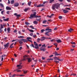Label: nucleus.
Masks as SVG:
<instances>
[{
    "instance_id": "1",
    "label": "nucleus",
    "mask_w": 77,
    "mask_h": 77,
    "mask_svg": "<svg viewBox=\"0 0 77 77\" xmlns=\"http://www.w3.org/2000/svg\"><path fill=\"white\" fill-rule=\"evenodd\" d=\"M60 6V4L57 3L53 5L52 6V9L53 10H54L55 9V8H56L57 9H58V8H59V7Z\"/></svg>"
},
{
    "instance_id": "2",
    "label": "nucleus",
    "mask_w": 77,
    "mask_h": 77,
    "mask_svg": "<svg viewBox=\"0 0 77 77\" xmlns=\"http://www.w3.org/2000/svg\"><path fill=\"white\" fill-rule=\"evenodd\" d=\"M28 57H29V55H25L23 56V60H28V62H30L32 61L31 58H28Z\"/></svg>"
},
{
    "instance_id": "3",
    "label": "nucleus",
    "mask_w": 77,
    "mask_h": 77,
    "mask_svg": "<svg viewBox=\"0 0 77 77\" xmlns=\"http://www.w3.org/2000/svg\"><path fill=\"white\" fill-rule=\"evenodd\" d=\"M36 12H34L33 14H32L30 15V17H29V18L30 19H32L33 18H36Z\"/></svg>"
},
{
    "instance_id": "4",
    "label": "nucleus",
    "mask_w": 77,
    "mask_h": 77,
    "mask_svg": "<svg viewBox=\"0 0 77 77\" xmlns=\"http://www.w3.org/2000/svg\"><path fill=\"white\" fill-rule=\"evenodd\" d=\"M42 47L41 48H40V50H42V51H45V50H46V49H45V47H46V46L45 45V44L42 45ZM43 47H44V48H43Z\"/></svg>"
},
{
    "instance_id": "5",
    "label": "nucleus",
    "mask_w": 77,
    "mask_h": 77,
    "mask_svg": "<svg viewBox=\"0 0 77 77\" xmlns=\"http://www.w3.org/2000/svg\"><path fill=\"white\" fill-rule=\"evenodd\" d=\"M17 67L18 68L16 70H15L14 71H17L18 69H21V68H22V66H21V65H18Z\"/></svg>"
},
{
    "instance_id": "6",
    "label": "nucleus",
    "mask_w": 77,
    "mask_h": 77,
    "mask_svg": "<svg viewBox=\"0 0 77 77\" xmlns=\"http://www.w3.org/2000/svg\"><path fill=\"white\" fill-rule=\"evenodd\" d=\"M34 45L35 46V48H36V49H39V47H38V44H37V43L35 42H34Z\"/></svg>"
},
{
    "instance_id": "7",
    "label": "nucleus",
    "mask_w": 77,
    "mask_h": 77,
    "mask_svg": "<svg viewBox=\"0 0 77 77\" xmlns=\"http://www.w3.org/2000/svg\"><path fill=\"white\" fill-rule=\"evenodd\" d=\"M9 43H8L4 45V46L5 48H8L9 47Z\"/></svg>"
},
{
    "instance_id": "8",
    "label": "nucleus",
    "mask_w": 77,
    "mask_h": 77,
    "mask_svg": "<svg viewBox=\"0 0 77 77\" xmlns=\"http://www.w3.org/2000/svg\"><path fill=\"white\" fill-rule=\"evenodd\" d=\"M26 39H27L28 41H29L30 42H32V41L29 39H32V38L30 37H27Z\"/></svg>"
},
{
    "instance_id": "9",
    "label": "nucleus",
    "mask_w": 77,
    "mask_h": 77,
    "mask_svg": "<svg viewBox=\"0 0 77 77\" xmlns=\"http://www.w3.org/2000/svg\"><path fill=\"white\" fill-rule=\"evenodd\" d=\"M19 6V3H16L14 5V6L15 7H17Z\"/></svg>"
},
{
    "instance_id": "10",
    "label": "nucleus",
    "mask_w": 77,
    "mask_h": 77,
    "mask_svg": "<svg viewBox=\"0 0 77 77\" xmlns=\"http://www.w3.org/2000/svg\"><path fill=\"white\" fill-rule=\"evenodd\" d=\"M57 43H60L61 42H62V41H61V40L60 39H58L57 40Z\"/></svg>"
},
{
    "instance_id": "11",
    "label": "nucleus",
    "mask_w": 77,
    "mask_h": 77,
    "mask_svg": "<svg viewBox=\"0 0 77 77\" xmlns=\"http://www.w3.org/2000/svg\"><path fill=\"white\" fill-rule=\"evenodd\" d=\"M6 9L7 10H11V8L7 6L6 7Z\"/></svg>"
},
{
    "instance_id": "12",
    "label": "nucleus",
    "mask_w": 77,
    "mask_h": 77,
    "mask_svg": "<svg viewBox=\"0 0 77 77\" xmlns=\"http://www.w3.org/2000/svg\"><path fill=\"white\" fill-rule=\"evenodd\" d=\"M18 38H19V39H23V38H24V37L23 36H19L18 37Z\"/></svg>"
},
{
    "instance_id": "13",
    "label": "nucleus",
    "mask_w": 77,
    "mask_h": 77,
    "mask_svg": "<svg viewBox=\"0 0 77 77\" xmlns=\"http://www.w3.org/2000/svg\"><path fill=\"white\" fill-rule=\"evenodd\" d=\"M45 38L44 37H42V38L41 39V41H44L45 40Z\"/></svg>"
},
{
    "instance_id": "14",
    "label": "nucleus",
    "mask_w": 77,
    "mask_h": 77,
    "mask_svg": "<svg viewBox=\"0 0 77 77\" xmlns=\"http://www.w3.org/2000/svg\"><path fill=\"white\" fill-rule=\"evenodd\" d=\"M72 30H73V29L72 28H70L69 29H68V31L69 32H71Z\"/></svg>"
},
{
    "instance_id": "15",
    "label": "nucleus",
    "mask_w": 77,
    "mask_h": 77,
    "mask_svg": "<svg viewBox=\"0 0 77 77\" xmlns=\"http://www.w3.org/2000/svg\"><path fill=\"white\" fill-rule=\"evenodd\" d=\"M63 12L64 13V14H66V13H67L68 12V11L67 10H63Z\"/></svg>"
},
{
    "instance_id": "16",
    "label": "nucleus",
    "mask_w": 77,
    "mask_h": 77,
    "mask_svg": "<svg viewBox=\"0 0 77 77\" xmlns=\"http://www.w3.org/2000/svg\"><path fill=\"white\" fill-rule=\"evenodd\" d=\"M19 40L18 41H19V42L20 44H23V41H22V40Z\"/></svg>"
},
{
    "instance_id": "17",
    "label": "nucleus",
    "mask_w": 77,
    "mask_h": 77,
    "mask_svg": "<svg viewBox=\"0 0 77 77\" xmlns=\"http://www.w3.org/2000/svg\"><path fill=\"white\" fill-rule=\"evenodd\" d=\"M3 20H4V21H8V20H9V18L4 19Z\"/></svg>"
},
{
    "instance_id": "18",
    "label": "nucleus",
    "mask_w": 77,
    "mask_h": 77,
    "mask_svg": "<svg viewBox=\"0 0 77 77\" xmlns=\"http://www.w3.org/2000/svg\"><path fill=\"white\" fill-rule=\"evenodd\" d=\"M55 54V56H61V55L60 54H57L56 52Z\"/></svg>"
},
{
    "instance_id": "19",
    "label": "nucleus",
    "mask_w": 77,
    "mask_h": 77,
    "mask_svg": "<svg viewBox=\"0 0 77 77\" xmlns=\"http://www.w3.org/2000/svg\"><path fill=\"white\" fill-rule=\"evenodd\" d=\"M33 23L34 24H38V22L35 21L33 22Z\"/></svg>"
},
{
    "instance_id": "20",
    "label": "nucleus",
    "mask_w": 77,
    "mask_h": 77,
    "mask_svg": "<svg viewBox=\"0 0 77 77\" xmlns=\"http://www.w3.org/2000/svg\"><path fill=\"white\" fill-rule=\"evenodd\" d=\"M49 30H51V29H45V31H49Z\"/></svg>"
},
{
    "instance_id": "21",
    "label": "nucleus",
    "mask_w": 77,
    "mask_h": 77,
    "mask_svg": "<svg viewBox=\"0 0 77 77\" xmlns=\"http://www.w3.org/2000/svg\"><path fill=\"white\" fill-rule=\"evenodd\" d=\"M28 30L29 32H34V31L32 29H28Z\"/></svg>"
},
{
    "instance_id": "22",
    "label": "nucleus",
    "mask_w": 77,
    "mask_h": 77,
    "mask_svg": "<svg viewBox=\"0 0 77 77\" xmlns=\"http://www.w3.org/2000/svg\"><path fill=\"white\" fill-rule=\"evenodd\" d=\"M14 2H15V1L14 0H12L11 2V4H14Z\"/></svg>"
},
{
    "instance_id": "23",
    "label": "nucleus",
    "mask_w": 77,
    "mask_h": 77,
    "mask_svg": "<svg viewBox=\"0 0 77 77\" xmlns=\"http://www.w3.org/2000/svg\"><path fill=\"white\" fill-rule=\"evenodd\" d=\"M31 3H32V2H28V5H29V6H30V5H31Z\"/></svg>"
},
{
    "instance_id": "24",
    "label": "nucleus",
    "mask_w": 77,
    "mask_h": 77,
    "mask_svg": "<svg viewBox=\"0 0 77 77\" xmlns=\"http://www.w3.org/2000/svg\"><path fill=\"white\" fill-rule=\"evenodd\" d=\"M20 40H22L23 41V42H27V40L25 39H21Z\"/></svg>"
},
{
    "instance_id": "25",
    "label": "nucleus",
    "mask_w": 77,
    "mask_h": 77,
    "mask_svg": "<svg viewBox=\"0 0 77 77\" xmlns=\"http://www.w3.org/2000/svg\"><path fill=\"white\" fill-rule=\"evenodd\" d=\"M46 22H47L46 20H44L43 21V24H45L46 23Z\"/></svg>"
},
{
    "instance_id": "26",
    "label": "nucleus",
    "mask_w": 77,
    "mask_h": 77,
    "mask_svg": "<svg viewBox=\"0 0 77 77\" xmlns=\"http://www.w3.org/2000/svg\"><path fill=\"white\" fill-rule=\"evenodd\" d=\"M7 30L8 31V33H9V32L10 31V28L8 27L7 29Z\"/></svg>"
},
{
    "instance_id": "27",
    "label": "nucleus",
    "mask_w": 77,
    "mask_h": 77,
    "mask_svg": "<svg viewBox=\"0 0 77 77\" xmlns=\"http://www.w3.org/2000/svg\"><path fill=\"white\" fill-rule=\"evenodd\" d=\"M54 0H50V3H53V2H54Z\"/></svg>"
},
{
    "instance_id": "28",
    "label": "nucleus",
    "mask_w": 77,
    "mask_h": 77,
    "mask_svg": "<svg viewBox=\"0 0 77 77\" xmlns=\"http://www.w3.org/2000/svg\"><path fill=\"white\" fill-rule=\"evenodd\" d=\"M51 32V31H49L48 32H46L45 34H48V33H49V32Z\"/></svg>"
},
{
    "instance_id": "29",
    "label": "nucleus",
    "mask_w": 77,
    "mask_h": 77,
    "mask_svg": "<svg viewBox=\"0 0 77 77\" xmlns=\"http://www.w3.org/2000/svg\"><path fill=\"white\" fill-rule=\"evenodd\" d=\"M29 27H31V28H32V29H35V28H34L32 26H30Z\"/></svg>"
},
{
    "instance_id": "30",
    "label": "nucleus",
    "mask_w": 77,
    "mask_h": 77,
    "mask_svg": "<svg viewBox=\"0 0 77 77\" xmlns=\"http://www.w3.org/2000/svg\"><path fill=\"white\" fill-rule=\"evenodd\" d=\"M1 27L0 28L1 29H3V25L2 24H1Z\"/></svg>"
},
{
    "instance_id": "31",
    "label": "nucleus",
    "mask_w": 77,
    "mask_h": 77,
    "mask_svg": "<svg viewBox=\"0 0 77 77\" xmlns=\"http://www.w3.org/2000/svg\"><path fill=\"white\" fill-rule=\"evenodd\" d=\"M0 6L2 7V8H3L4 7V6H3V5L2 3L0 4Z\"/></svg>"
},
{
    "instance_id": "32",
    "label": "nucleus",
    "mask_w": 77,
    "mask_h": 77,
    "mask_svg": "<svg viewBox=\"0 0 77 77\" xmlns=\"http://www.w3.org/2000/svg\"><path fill=\"white\" fill-rule=\"evenodd\" d=\"M29 35L30 36H33V33H31L29 34Z\"/></svg>"
},
{
    "instance_id": "33",
    "label": "nucleus",
    "mask_w": 77,
    "mask_h": 77,
    "mask_svg": "<svg viewBox=\"0 0 77 77\" xmlns=\"http://www.w3.org/2000/svg\"><path fill=\"white\" fill-rule=\"evenodd\" d=\"M27 10H29V8H27L25 9H24V11H25V12H27Z\"/></svg>"
},
{
    "instance_id": "34",
    "label": "nucleus",
    "mask_w": 77,
    "mask_h": 77,
    "mask_svg": "<svg viewBox=\"0 0 77 77\" xmlns=\"http://www.w3.org/2000/svg\"><path fill=\"white\" fill-rule=\"evenodd\" d=\"M54 60H59V59L56 57H55L54 58Z\"/></svg>"
},
{
    "instance_id": "35",
    "label": "nucleus",
    "mask_w": 77,
    "mask_h": 77,
    "mask_svg": "<svg viewBox=\"0 0 77 77\" xmlns=\"http://www.w3.org/2000/svg\"><path fill=\"white\" fill-rule=\"evenodd\" d=\"M14 43H13L11 45H10V47L11 48H13V46H12V45H14Z\"/></svg>"
},
{
    "instance_id": "36",
    "label": "nucleus",
    "mask_w": 77,
    "mask_h": 77,
    "mask_svg": "<svg viewBox=\"0 0 77 77\" xmlns=\"http://www.w3.org/2000/svg\"><path fill=\"white\" fill-rule=\"evenodd\" d=\"M37 8H39V7H41V5L40 4L38 5L37 6Z\"/></svg>"
},
{
    "instance_id": "37",
    "label": "nucleus",
    "mask_w": 77,
    "mask_h": 77,
    "mask_svg": "<svg viewBox=\"0 0 77 77\" xmlns=\"http://www.w3.org/2000/svg\"><path fill=\"white\" fill-rule=\"evenodd\" d=\"M23 72H24V74H26V73L27 72V70L24 71H23Z\"/></svg>"
},
{
    "instance_id": "38",
    "label": "nucleus",
    "mask_w": 77,
    "mask_h": 77,
    "mask_svg": "<svg viewBox=\"0 0 77 77\" xmlns=\"http://www.w3.org/2000/svg\"><path fill=\"white\" fill-rule=\"evenodd\" d=\"M19 41L18 39H16V40H13L12 42H15V41Z\"/></svg>"
},
{
    "instance_id": "39",
    "label": "nucleus",
    "mask_w": 77,
    "mask_h": 77,
    "mask_svg": "<svg viewBox=\"0 0 77 77\" xmlns=\"http://www.w3.org/2000/svg\"><path fill=\"white\" fill-rule=\"evenodd\" d=\"M25 24L26 25H29V24H30V23H29L28 22H26Z\"/></svg>"
},
{
    "instance_id": "40",
    "label": "nucleus",
    "mask_w": 77,
    "mask_h": 77,
    "mask_svg": "<svg viewBox=\"0 0 77 77\" xmlns=\"http://www.w3.org/2000/svg\"><path fill=\"white\" fill-rule=\"evenodd\" d=\"M44 31H45V30L43 29L41 30V32H42V33H43Z\"/></svg>"
},
{
    "instance_id": "41",
    "label": "nucleus",
    "mask_w": 77,
    "mask_h": 77,
    "mask_svg": "<svg viewBox=\"0 0 77 77\" xmlns=\"http://www.w3.org/2000/svg\"><path fill=\"white\" fill-rule=\"evenodd\" d=\"M59 19H62V16H59Z\"/></svg>"
},
{
    "instance_id": "42",
    "label": "nucleus",
    "mask_w": 77,
    "mask_h": 77,
    "mask_svg": "<svg viewBox=\"0 0 77 77\" xmlns=\"http://www.w3.org/2000/svg\"><path fill=\"white\" fill-rule=\"evenodd\" d=\"M17 17H21V15L20 14H17Z\"/></svg>"
},
{
    "instance_id": "43",
    "label": "nucleus",
    "mask_w": 77,
    "mask_h": 77,
    "mask_svg": "<svg viewBox=\"0 0 77 77\" xmlns=\"http://www.w3.org/2000/svg\"><path fill=\"white\" fill-rule=\"evenodd\" d=\"M31 47H33V48H35V47L34 46V45L33 44H32V45H31Z\"/></svg>"
},
{
    "instance_id": "44",
    "label": "nucleus",
    "mask_w": 77,
    "mask_h": 77,
    "mask_svg": "<svg viewBox=\"0 0 77 77\" xmlns=\"http://www.w3.org/2000/svg\"><path fill=\"white\" fill-rule=\"evenodd\" d=\"M54 45L56 46H57V43H54Z\"/></svg>"
},
{
    "instance_id": "45",
    "label": "nucleus",
    "mask_w": 77,
    "mask_h": 77,
    "mask_svg": "<svg viewBox=\"0 0 77 77\" xmlns=\"http://www.w3.org/2000/svg\"><path fill=\"white\" fill-rule=\"evenodd\" d=\"M39 41H40V39L39 38H38L37 39V41L38 42H39Z\"/></svg>"
},
{
    "instance_id": "46",
    "label": "nucleus",
    "mask_w": 77,
    "mask_h": 77,
    "mask_svg": "<svg viewBox=\"0 0 77 77\" xmlns=\"http://www.w3.org/2000/svg\"><path fill=\"white\" fill-rule=\"evenodd\" d=\"M2 29L0 28V32H1V33L3 32V30H2Z\"/></svg>"
},
{
    "instance_id": "47",
    "label": "nucleus",
    "mask_w": 77,
    "mask_h": 77,
    "mask_svg": "<svg viewBox=\"0 0 77 77\" xmlns=\"http://www.w3.org/2000/svg\"><path fill=\"white\" fill-rule=\"evenodd\" d=\"M54 62H56V63H59V62L57 61V60H54Z\"/></svg>"
},
{
    "instance_id": "48",
    "label": "nucleus",
    "mask_w": 77,
    "mask_h": 77,
    "mask_svg": "<svg viewBox=\"0 0 77 77\" xmlns=\"http://www.w3.org/2000/svg\"><path fill=\"white\" fill-rule=\"evenodd\" d=\"M5 11H1V14L2 15H3V12H4Z\"/></svg>"
},
{
    "instance_id": "49",
    "label": "nucleus",
    "mask_w": 77,
    "mask_h": 77,
    "mask_svg": "<svg viewBox=\"0 0 77 77\" xmlns=\"http://www.w3.org/2000/svg\"><path fill=\"white\" fill-rule=\"evenodd\" d=\"M22 48H23V47H20L19 48V50H21Z\"/></svg>"
},
{
    "instance_id": "50",
    "label": "nucleus",
    "mask_w": 77,
    "mask_h": 77,
    "mask_svg": "<svg viewBox=\"0 0 77 77\" xmlns=\"http://www.w3.org/2000/svg\"><path fill=\"white\" fill-rule=\"evenodd\" d=\"M41 20V18H39V19H36V20L37 21H39V20Z\"/></svg>"
},
{
    "instance_id": "51",
    "label": "nucleus",
    "mask_w": 77,
    "mask_h": 77,
    "mask_svg": "<svg viewBox=\"0 0 77 77\" xmlns=\"http://www.w3.org/2000/svg\"><path fill=\"white\" fill-rule=\"evenodd\" d=\"M33 38H35V37H36V35H33Z\"/></svg>"
},
{
    "instance_id": "52",
    "label": "nucleus",
    "mask_w": 77,
    "mask_h": 77,
    "mask_svg": "<svg viewBox=\"0 0 77 77\" xmlns=\"http://www.w3.org/2000/svg\"><path fill=\"white\" fill-rule=\"evenodd\" d=\"M9 12H10V11H7V14H10V13Z\"/></svg>"
},
{
    "instance_id": "53",
    "label": "nucleus",
    "mask_w": 77,
    "mask_h": 77,
    "mask_svg": "<svg viewBox=\"0 0 77 77\" xmlns=\"http://www.w3.org/2000/svg\"><path fill=\"white\" fill-rule=\"evenodd\" d=\"M48 60H53V59H51V58H50V59H48Z\"/></svg>"
},
{
    "instance_id": "54",
    "label": "nucleus",
    "mask_w": 77,
    "mask_h": 77,
    "mask_svg": "<svg viewBox=\"0 0 77 77\" xmlns=\"http://www.w3.org/2000/svg\"><path fill=\"white\" fill-rule=\"evenodd\" d=\"M72 44L74 45L75 44V42H71Z\"/></svg>"
},
{
    "instance_id": "55",
    "label": "nucleus",
    "mask_w": 77,
    "mask_h": 77,
    "mask_svg": "<svg viewBox=\"0 0 77 77\" xmlns=\"http://www.w3.org/2000/svg\"><path fill=\"white\" fill-rule=\"evenodd\" d=\"M5 56H6V55H3L2 56V58L4 57H5Z\"/></svg>"
},
{
    "instance_id": "56",
    "label": "nucleus",
    "mask_w": 77,
    "mask_h": 77,
    "mask_svg": "<svg viewBox=\"0 0 77 77\" xmlns=\"http://www.w3.org/2000/svg\"><path fill=\"white\" fill-rule=\"evenodd\" d=\"M48 2H47V1L44 2H43V4H45L46 3H47Z\"/></svg>"
},
{
    "instance_id": "57",
    "label": "nucleus",
    "mask_w": 77,
    "mask_h": 77,
    "mask_svg": "<svg viewBox=\"0 0 77 77\" xmlns=\"http://www.w3.org/2000/svg\"><path fill=\"white\" fill-rule=\"evenodd\" d=\"M16 75L15 74H14L12 76H10V77H15V76Z\"/></svg>"
},
{
    "instance_id": "58",
    "label": "nucleus",
    "mask_w": 77,
    "mask_h": 77,
    "mask_svg": "<svg viewBox=\"0 0 77 77\" xmlns=\"http://www.w3.org/2000/svg\"><path fill=\"white\" fill-rule=\"evenodd\" d=\"M24 75H19V76H20L21 77H23V76H24Z\"/></svg>"
},
{
    "instance_id": "59",
    "label": "nucleus",
    "mask_w": 77,
    "mask_h": 77,
    "mask_svg": "<svg viewBox=\"0 0 77 77\" xmlns=\"http://www.w3.org/2000/svg\"><path fill=\"white\" fill-rule=\"evenodd\" d=\"M18 33L19 34V35H21V31H19L18 32Z\"/></svg>"
},
{
    "instance_id": "60",
    "label": "nucleus",
    "mask_w": 77,
    "mask_h": 77,
    "mask_svg": "<svg viewBox=\"0 0 77 77\" xmlns=\"http://www.w3.org/2000/svg\"><path fill=\"white\" fill-rule=\"evenodd\" d=\"M36 17H37V18H40L41 16H36Z\"/></svg>"
},
{
    "instance_id": "61",
    "label": "nucleus",
    "mask_w": 77,
    "mask_h": 77,
    "mask_svg": "<svg viewBox=\"0 0 77 77\" xmlns=\"http://www.w3.org/2000/svg\"><path fill=\"white\" fill-rule=\"evenodd\" d=\"M53 56L54 55H51L49 57H53Z\"/></svg>"
},
{
    "instance_id": "62",
    "label": "nucleus",
    "mask_w": 77,
    "mask_h": 77,
    "mask_svg": "<svg viewBox=\"0 0 77 77\" xmlns=\"http://www.w3.org/2000/svg\"><path fill=\"white\" fill-rule=\"evenodd\" d=\"M17 32V30H15L14 31V33H16V32Z\"/></svg>"
},
{
    "instance_id": "63",
    "label": "nucleus",
    "mask_w": 77,
    "mask_h": 77,
    "mask_svg": "<svg viewBox=\"0 0 77 77\" xmlns=\"http://www.w3.org/2000/svg\"><path fill=\"white\" fill-rule=\"evenodd\" d=\"M51 42H54V39H53L51 40Z\"/></svg>"
},
{
    "instance_id": "64",
    "label": "nucleus",
    "mask_w": 77,
    "mask_h": 77,
    "mask_svg": "<svg viewBox=\"0 0 77 77\" xmlns=\"http://www.w3.org/2000/svg\"><path fill=\"white\" fill-rule=\"evenodd\" d=\"M42 6H44V4L41 5V7Z\"/></svg>"
}]
</instances>
